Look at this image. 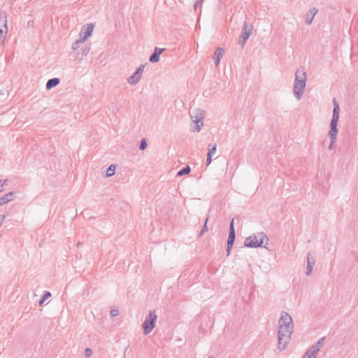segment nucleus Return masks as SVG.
<instances>
[{
  "label": "nucleus",
  "mask_w": 358,
  "mask_h": 358,
  "mask_svg": "<svg viewBox=\"0 0 358 358\" xmlns=\"http://www.w3.org/2000/svg\"><path fill=\"white\" fill-rule=\"evenodd\" d=\"M333 102V115L330 122V130L329 131L328 135L331 139V143L329 149H331L332 145L336 142V136L338 132L337 126L339 120L340 106L336 98L332 100Z\"/></svg>",
  "instance_id": "obj_1"
},
{
  "label": "nucleus",
  "mask_w": 358,
  "mask_h": 358,
  "mask_svg": "<svg viewBox=\"0 0 358 358\" xmlns=\"http://www.w3.org/2000/svg\"><path fill=\"white\" fill-rule=\"evenodd\" d=\"M306 82V73L304 67H300L295 73L293 92L297 100H300L303 94Z\"/></svg>",
  "instance_id": "obj_2"
},
{
  "label": "nucleus",
  "mask_w": 358,
  "mask_h": 358,
  "mask_svg": "<svg viewBox=\"0 0 358 358\" xmlns=\"http://www.w3.org/2000/svg\"><path fill=\"white\" fill-rule=\"evenodd\" d=\"M264 243L266 245L268 244V236L264 232H258L246 238L244 241V245L246 248H266V245H264Z\"/></svg>",
  "instance_id": "obj_3"
},
{
  "label": "nucleus",
  "mask_w": 358,
  "mask_h": 358,
  "mask_svg": "<svg viewBox=\"0 0 358 358\" xmlns=\"http://www.w3.org/2000/svg\"><path fill=\"white\" fill-rule=\"evenodd\" d=\"M189 114L190 117L194 124V127L192 131L197 132L200 131L201 127L203 126V120L205 117L204 110L199 108H195L190 111Z\"/></svg>",
  "instance_id": "obj_4"
},
{
  "label": "nucleus",
  "mask_w": 358,
  "mask_h": 358,
  "mask_svg": "<svg viewBox=\"0 0 358 358\" xmlns=\"http://www.w3.org/2000/svg\"><path fill=\"white\" fill-rule=\"evenodd\" d=\"M278 330H284L287 334H292L294 324L292 317L285 311H282L279 320Z\"/></svg>",
  "instance_id": "obj_5"
},
{
  "label": "nucleus",
  "mask_w": 358,
  "mask_h": 358,
  "mask_svg": "<svg viewBox=\"0 0 358 358\" xmlns=\"http://www.w3.org/2000/svg\"><path fill=\"white\" fill-rule=\"evenodd\" d=\"M157 319L156 310L155 309L150 310L143 323V334L145 335L150 334L155 327Z\"/></svg>",
  "instance_id": "obj_6"
},
{
  "label": "nucleus",
  "mask_w": 358,
  "mask_h": 358,
  "mask_svg": "<svg viewBox=\"0 0 358 358\" xmlns=\"http://www.w3.org/2000/svg\"><path fill=\"white\" fill-rule=\"evenodd\" d=\"M324 339L325 337H322L311 345L302 356V358H316V355L322 347Z\"/></svg>",
  "instance_id": "obj_7"
},
{
  "label": "nucleus",
  "mask_w": 358,
  "mask_h": 358,
  "mask_svg": "<svg viewBox=\"0 0 358 358\" xmlns=\"http://www.w3.org/2000/svg\"><path fill=\"white\" fill-rule=\"evenodd\" d=\"M236 239V231L234 228V219L233 218L229 224V232L227 238V256H229L231 253V250L234 244Z\"/></svg>",
  "instance_id": "obj_8"
},
{
  "label": "nucleus",
  "mask_w": 358,
  "mask_h": 358,
  "mask_svg": "<svg viewBox=\"0 0 358 358\" xmlns=\"http://www.w3.org/2000/svg\"><path fill=\"white\" fill-rule=\"evenodd\" d=\"M292 334H287L284 330H278V348L280 351H283L287 348V344L289 343L291 336Z\"/></svg>",
  "instance_id": "obj_9"
},
{
  "label": "nucleus",
  "mask_w": 358,
  "mask_h": 358,
  "mask_svg": "<svg viewBox=\"0 0 358 358\" xmlns=\"http://www.w3.org/2000/svg\"><path fill=\"white\" fill-rule=\"evenodd\" d=\"M253 29V26L251 24L248 23L247 22H244L243 27L242 34L240 36L238 43L242 47L244 46L246 41L248 39L250 36L252 34Z\"/></svg>",
  "instance_id": "obj_10"
},
{
  "label": "nucleus",
  "mask_w": 358,
  "mask_h": 358,
  "mask_svg": "<svg viewBox=\"0 0 358 358\" xmlns=\"http://www.w3.org/2000/svg\"><path fill=\"white\" fill-rule=\"evenodd\" d=\"M144 64H141L135 71V72L127 78V82L132 85H136L141 80L143 70Z\"/></svg>",
  "instance_id": "obj_11"
},
{
  "label": "nucleus",
  "mask_w": 358,
  "mask_h": 358,
  "mask_svg": "<svg viewBox=\"0 0 358 358\" xmlns=\"http://www.w3.org/2000/svg\"><path fill=\"white\" fill-rule=\"evenodd\" d=\"M93 29L94 24H87V25H84L80 34V37L83 38V40L85 41L89 36L92 35Z\"/></svg>",
  "instance_id": "obj_12"
},
{
  "label": "nucleus",
  "mask_w": 358,
  "mask_h": 358,
  "mask_svg": "<svg viewBox=\"0 0 358 358\" xmlns=\"http://www.w3.org/2000/svg\"><path fill=\"white\" fill-rule=\"evenodd\" d=\"M166 50L165 48H160L155 47L153 52L151 54L149 58V61L151 63H157L159 61L160 55Z\"/></svg>",
  "instance_id": "obj_13"
},
{
  "label": "nucleus",
  "mask_w": 358,
  "mask_h": 358,
  "mask_svg": "<svg viewBox=\"0 0 358 358\" xmlns=\"http://www.w3.org/2000/svg\"><path fill=\"white\" fill-rule=\"evenodd\" d=\"M224 52V50L222 48H217L215 52L213 55L214 62L216 66H218L220 64V60L223 56Z\"/></svg>",
  "instance_id": "obj_14"
},
{
  "label": "nucleus",
  "mask_w": 358,
  "mask_h": 358,
  "mask_svg": "<svg viewBox=\"0 0 358 358\" xmlns=\"http://www.w3.org/2000/svg\"><path fill=\"white\" fill-rule=\"evenodd\" d=\"M314 265L315 259L310 254H308L307 257V267L306 271V274L307 275H309L312 273Z\"/></svg>",
  "instance_id": "obj_15"
},
{
  "label": "nucleus",
  "mask_w": 358,
  "mask_h": 358,
  "mask_svg": "<svg viewBox=\"0 0 358 358\" xmlns=\"http://www.w3.org/2000/svg\"><path fill=\"white\" fill-rule=\"evenodd\" d=\"M15 192L13 191L10 192L6 194H4L3 196L0 197V206L8 203L9 201H11L13 199V196Z\"/></svg>",
  "instance_id": "obj_16"
},
{
  "label": "nucleus",
  "mask_w": 358,
  "mask_h": 358,
  "mask_svg": "<svg viewBox=\"0 0 358 358\" xmlns=\"http://www.w3.org/2000/svg\"><path fill=\"white\" fill-rule=\"evenodd\" d=\"M317 13V10L315 8H312L306 13V22L308 24H310L313 20L315 14Z\"/></svg>",
  "instance_id": "obj_17"
},
{
  "label": "nucleus",
  "mask_w": 358,
  "mask_h": 358,
  "mask_svg": "<svg viewBox=\"0 0 358 358\" xmlns=\"http://www.w3.org/2000/svg\"><path fill=\"white\" fill-rule=\"evenodd\" d=\"M60 83V80L58 78H50L48 80L45 85L46 90H50L52 88L58 85Z\"/></svg>",
  "instance_id": "obj_18"
},
{
  "label": "nucleus",
  "mask_w": 358,
  "mask_h": 358,
  "mask_svg": "<svg viewBox=\"0 0 358 358\" xmlns=\"http://www.w3.org/2000/svg\"><path fill=\"white\" fill-rule=\"evenodd\" d=\"M51 296V293L48 291H45L41 299L38 301V305L41 306L44 302Z\"/></svg>",
  "instance_id": "obj_19"
},
{
  "label": "nucleus",
  "mask_w": 358,
  "mask_h": 358,
  "mask_svg": "<svg viewBox=\"0 0 358 358\" xmlns=\"http://www.w3.org/2000/svg\"><path fill=\"white\" fill-rule=\"evenodd\" d=\"M191 171V168L189 166H185L184 168H182V169H180L179 171H178L177 173V176H184V175H187L190 173Z\"/></svg>",
  "instance_id": "obj_20"
},
{
  "label": "nucleus",
  "mask_w": 358,
  "mask_h": 358,
  "mask_svg": "<svg viewBox=\"0 0 358 358\" xmlns=\"http://www.w3.org/2000/svg\"><path fill=\"white\" fill-rule=\"evenodd\" d=\"M115 167H116V166L115 164L110 165L109 167L106 170V177L113 176L115 173Z\"/></svg>",
  "instance_id": "obj_21"
},
{
  "label": "nucleus",
  "mask_w": 358,
  "mask_h": 358,
  "mask_svg": "<svg viewBox=\"0 0 358 358\" xmlns=\"http://www.w3.org/2000/svg\"><path fill=\"white\" fill-rule=\"evenodd\" d=\"M208 151L207 154L213 155L217 150V144L216 143H210L208 145Z\"/></svg>",
  "instance_id": "obj_22"
},
{
  "label": "nucleus",
  "mask_w": 358,
  "mask_h": 358,
  "mask_svg": "<svg viewBox=\"0 0 358 358\" xmlns=\"http://www.w3.org/2000/svg\"><path fill=\"white\" fill-rule=\"evenodd\" d=\"M208 221V217H207L206 218V220H205V222H204V224L200 231V233L198 235V237H201L205 232H206L208 231V226H207V222Z\"/></svg>",
  "instance_id": "obj_23"
},
{
  "label": "nucleus",
  "mask_w": 358,
  "mask_h": 358,
  "mask_svg": "<svg viewBox=\"0 0 358 358\" xmlns=\"http://www.w3.org/2000/svg\"><path fill=\"white\" fill-rule=\"evenodd\" d=\"M85 41V40H83V38H80L79 40H77L75 43H73L72 45V48L73 50H78L80 46H79V44L80 43H83Z\"/></svg>",
  "instance_id": "obj_24"
},
{
  "label": "nucleus",
  "mask_w": 358,
  "mask_h": 358,
  "mask_svg": "<svg viewBox=\"0 0 358 358\" xmlns=\"http://www.w3.org/2000/svg\"><path fill=\"white\" fill-rule=\"evenodd\" d=\"M148 145L147 141L145 138H143L140 142L139 149L141 150H143L146 148Z\"/></svg>",
  "instance_id": "obj_25"
},
{
  "label": "nucleus",
  "mask_w": 358,
  "mask_h": 358,
  "mask_svg": "<svg viewBox=\"0 0 358 358\" xmlns=\"http://www.w3.org/2000/svg\"><path fill=\"white\" fill-rule=\"evenodd\" d=\"M90 50V48L87 45H84V46L82 47V54L83 55H87L89 53Z\"/></svg>",
  "instance_id": "obj_26"
},
{
  "label": "nucleus",
  "mask_w": 358,
  "mask_h": 358,
  "mask_svg": "<svg viewBox=\"0 0 358 358\" xmlns=\"http://www.w3.org/2000/svg\"><path fill=\"white\" fill-rule=\"evenodd\" d=\"M204 0H196L194 4V9L196 11L199 6H200Z\"/></svg>",
  "instance_id": "obj_27"
},
{
  "label": "nucleus",
  "mask_w": 358,
  "mask_h": 358,
  "mask_svg": "<svg viewBox=\"0 0 358 358\" xmlns=\"http://www.w3.org/2000/svg\"><path fill=\"white\" fill-rule=\"evenodd\" d=\"M92 355V350L90 348H86L85 350V355L86 357H90Z\"/></svg>",
  "instance_id": "obj_28"
},
{
  "label": "nucleus",
  "mask_w": 358,
  "mask_h": 358,
  "mask_svg": "<svg viewBox=\"0 0 358 358\" xmlns=\"http://www.w3.org/2000/svg\"><path fill=\"white\" fill-rule=\"evenodd\" d=\"M110 313L112 317H116L119 315V310L117 309H112Z\"/></svg>",
  "instance_id": "obj_29"
},
{
  "label": "nucleus",
  "mask_w": 358,
  "mask_h": 358,
  "mask_svg": "<svg viewBox=\"0 0 358 358\" xmlns=\"http://www.w3.org/2000/svg\"><path fill=\"white\" fill-rule=\"evenodd\" d=\"M212 157H213V155L207 154V158H206V164L207 166H209L210 164L211 163Z\"/></svg>",
  "instance_id": "obj_30"
},
{
  "label": "nucleus",
  "mask_w": 358,
  "mask_h": 358,
  "mask_svg": "<svg viewBox=\"0 0 358 358\" xmlns=\"http://www.w3.org/2000/svg\"><path fill=\"white\" fill-rule=\"evenodd\" d=\"M212 157H213V155L207 154V158H206V164L207 166H209L210 164L211 163Z\"/></svg>",
  "instance_id": "obj_31"
},
{
  "label": "nucleus",
  "mask_w": 358,
  "mask_h": 358,
  "mask_svg": "<svg viewBox=\"0 0 358 358\" xmlns=\"http://www.w3.org/2000/svg\"><path fill=\"white\" fill-rule=\"evenodd\" d=\"M8 180H5L3 182H1V180H0V192L3 191V185H7Z\"/></svg>",
  "instance_id": "obj_32"
},
{
  "label": "nucleus",
  "mask_w": 358,
  "mask_h": 358,
  "mask_svg": "<svg viewBox=\"0 0 358 358\" xmlns=\"http://www.w3.org/2000/svg\"><path fill=\"white\" fill-rule=\"evenodd\" d=\"M6 216L5 215H0V226L1 225L3 221L4 220Z\"/></svg>",
  "instance_id": "obj_33"
},
{
  "label": "nucleus",
  "mask_w": 358,
  "mask_h": 358,
  "mask_svg": "<svg viewBox=\"0 0 358 358\" xmlns=\"http://www.w3.org/2000/svg\"><path fill=\"white\" fill-rule=\"evenodd\" d=\"M209 358H211V357H209Z\"/></svg>",
  "instance_id": "obj_34"
}]
</instances>
